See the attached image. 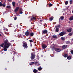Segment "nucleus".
<instances>
[{"instance_id": "nucleus-26", "label": "nucleus", "mask_w": 73, "mask_h": 73, "mask_svg": "<svg viewBox=\"0 0 73 73\" xmlns=\"http://www.w3.org/2000/svg\"><path fill=\"white\" fill-rule=\"evenodd\" d=\"M12 4L13 6H15V2H12Z\"/></svg>"}, {"instance_id": "nucleus-4", "label": "nucleus", "mask_w": 73, "mask_h": 73, "mask_svg": "<svg viewBox=\"0 0 73 73\" xmlns=\"http://www.w3.org/2000/svg\"><path fill=\"white\" fill-rule=\"evenodd\" d=\"M25 35L27 37H28L30 35V32L29 31H26L25 33Z\"/></svg>"}, {"instance_id": "nucleus-46", "label": "nucleus", "mask_w": 73, "mask_h": 73, "mask_svg": "<svg viewBox=\"0 0 73 73\" xmlns=\"http://www.w3.org/2000/svg\"><path fill=\"white\" fill-rule=\"evenodd\" d=\"M2 36L0 34V36Z\"/></svg>"}, {"instance_id": "nucleus-50", "label": "nucleus", "mask_w": 73, "mask_h": 73, "mask_svg": "<svg viewBox=\"0 0 73 73\" xmlns=\"http://www.w3.org/2000/svg\"><path fill=\"white\" fill-rule=\"evenodd\" d=\"M10 26L11 27H12V26H11V25H10Z\"/></svg>"}, {"instance_id": "nucleus-3", "label": "nucleus", "mask_w": 73, "mask_h": 73, "mask_svg": "<svg viewBox=\"0 0 73 73\" xmlns=\"http://www.w3.org/2000/svg\"><path fill=\"white\" fill-rule=\"evenodd\" d=\"M66 34V32H65L64 31L62 32L59 34V35L60 36H62L64 35H65Z\"/></svg>"}, {"instance_id": "nucleus-52", "label": "nucleus", "mask_w": 73, "mask_h": 73, "mask_svg": "<svg viewBox=\"0 0 73 73\" xmlns=\"http://www.w3.org/2000/svg\"><path fill=\"white\" fill-rule=\"evenodd\" d=\"M42 35H43V33H42Z\"/></svg>"}, {"instance_id": "nucleus-45", "label": "nucleus", "mask_w": 73, "mask_h": 73, "mask_svg": "<svg viewBox=\"0 0 73 73\" xmlns=\"http://www.w3.org/2000/svg\"><path fill=\"white\" fill-rule=\"evenodd\" d=\"M6 31H8V29H6Z\"/></svg>"}, {"instance_id": "nucleus-30", "label": "nucleus", "mask_w": 73, "mask_h": 73, "mask_svg": "<svg viewBox=\"0 0 73 73\" xmlns=\"http://www.w3.org/2000/svg\"><path fill=\"white\" fill-rule=\"evenodd\" d=\"M7 8L9 9L10 8H11V6L8 5L7 6Z\"/></svg>"}, {"instance_id": "nucleus-38", "label": "nucleus", "mask_w": 73, "mask_h": 73, "mask_svg": "<svg viewBox=\"0 0 73 73\" xmlns=\"http://www.w3.org/2000/svg\"><path fill=\"white\" fill-rule=\"evenodd\" d=\"M2 7H5V5L4 4H2Z\"/></svg>"}, {"instance_id": "nucleus-31", "label": "nucleus", "mask_w": 73, "mask_h": 73, "mask_svg": "<svg viewBox=\"0 0 73 73\" xmlns=\"http://www.w3.org/2000/svg\"><path fill=\"white\" fill-rule=\"evenodd\" d=\"M29 41L30 42H33V40H29Z\"/></svg>"}, {"instance_id": "nucleus-56", "label": "nucleus", "mask_w": 73, "mask_h": 73, "mask_svg": "<svg viewBox=\"0 0 73 73\" xmlns=\"http://www.w3.org/2000/svg\"><path fill=\"white\" fill-rule=\"evenodd\" d=\"M1 1V0H0V1Z\"/></svg>"}, {"instance_id": "nucleus-39", "label": "nucleus", "mask_w": 73, "mask_h": 73, "mask_svg": "<svg viewBox=\"0 0 73 73\" xmlns=\"http://www.w3.org/2000/svg\"><path fill=\"white\" fill-rule=\"evenodd\" d=\"M7 0L9 2H11V1H12V0Z\"/></svg>"}, {"instance_id": "nucleus-18", "label": "nucleus", "mask_w": 73, "mask_h": 73, "mask_svg": "<svg viewBox=\"0 0 73 73\" xmlns=\"http://www.w3.org/2000/svg\"><path fill=\"white\" fill-rule=\"evenodd\" d=\"M56 29L55 30V31L56 32H58V31H59V28H56Z\"/></svg>"}, {"instance_id": "nucleus-47", "label": "nucleus", "mask_w": 73, "mask_h": 73, "mask_svg": "<svg viewBox=\"0 0 73 73\" xmlns=\"http://www.w3.org/2000/svg\"><path fill=\"white\" fill-rule=\"evenodd\" d=\"M25 1H28L29 0H25Z\"/></svg>"}, {"instance_id": "nucleus-24", "label": "nucleus", "mask_w": 73, "mask_h": 73, "mask_svg": "<svg viewBox=\"0 0 73 73\" xmlns=\"http://www.w3.org/2000/svg\"><path fill=\"white\" fill-rule=\"evenodd\" d=\"M60 27H61V25H58L56 26L55 27V28H60Z\"/></svg>"}, {"instance_id": "nucleus-25", "label": "nucleus", "mask_w": 73, "mask_h": 73, "mask_svg": "<svg viewBox=\"0 0 73 73\" xmlns=\"http://www.w3.org/2000/svg\"><path fill=\"white\" fill-rule=\"evenodd\" d=\"M69 2V1H66V2H65V4L66 5H67L68 4V3Z\"/></svg>"}, {"instance_id": "nucleus-9", "label": "nucleus", "mask_w": 73, "mask_h": 73, "mask_svg": "<svg viewBox=\"0 0 73 73\" xmlns=\"http://www.w3.org/2000/svg\"><path fill=\"white\" fill-rule=\"evenodd\" d=\"M42 32L44 34H46V33H48V31H47L46 30H45L42 31Z\"/></svg>"}, {"instance_id": "nucleus-37", "label": "nucleus", "mask_w": 73, "mask_h": 73, "mask_svg": "<svg viewBox=\"0 0 73 73\" xmlns=\"http://www.w3.org/2000/svg\"><path fill=\"white\" fill-rule=\"evenodd\" d=\"M14 20H16L17 19V17H14Z\"/></svg>"}, {"instance_id": "nucleus-43", "label": "nucleus", "mask_w": 73, "mask_h": 73, "mask_svg": "<svg viewBox=\"0 0 73 73\" xmlns=\"http://www.w3.org/2000/svg\"><path fill=\"white\" fill-rule=\"evenodd\" d=\"M33 18H31V21H32V20H33Z\"/></svg>"}, {"instance_id": "nucleus-32", "label": "nucleus", "mask_w": 73, "mask_h": 73, "mask_svg": "<svg viewBox=\"0 0 73 73\" xmlns=\"http://www.w3.org/2000/svg\"><path fill=\"white\" fill-rule=\"evenodd\" d=\"M70 43V41H67L66 42V44H69Z\"/></svg>"}, {"instance_id": "nucleus-55", "label": "nucleus", "mask_w": 73, "mask_h": 73, "mask_svg": "<svg viewBox=\"0 0 73 73\" xmlns=\"http://www.w3.org/2000/svg\"><path fill=\"white\" fill-rule=\"evenodd\" d=\"M27 40H28V39H27Z\"/></svg>"}, {"instance_id": "nucleus-44", "label": "nucleus", "mask_w": 73, "mask_h": 73, "mask_svg": "<svg viewBox=\"0 0 73 73\" xmlns=\"http://www.w3.org/2000/svg\"><path fill=\"white\" fill-rule=\"evenodd\" d=\"M31 47H32V43H31Z\"/></svg>"}, {"instance_id": "nucleus-14", "label": "nucleus", "mask_w": 73, "mask_h": 73, "mask_svg": "<svg viewBox=\"0 0 73 73\" xmlns=\"http://www.w3.org/2000/svg\"><path fill=\"white\" fill-rule=\"evenodd\" d=\"M70 20V21H72V20H73V16H71V17H70L69 19Z\"/></svg>"}, {"instance_id": "nucleus-11", "label": "nucleus", "mask_w": 73, "mask_h": 73, "mask_svg": "<svg viewBox=\"0 0 73 73\" xmlns=\"http://www.w3.org/2000/svg\"><path fill=\"white\" fill-rule=\"evenodd\" d=\"M67 47V45H64L62 46V48L63 49H65V48H66Z\"/></svg>"}, {"instance_id": "nucleus-19", "label": "nucleus", "mask_w": 73, "mask_h": 73, "mask_svg": "<svg viewBox=\"0 0 73 73\" xmlns=\"http://www.w3.org/2000/svg\"><path fill=\"white\" fill-rule=\"evenodd\" d=\"M38 70H39L40 71V70H42V68H41V67L40 66V67H39L38 68Z\"/></svg>"}, {"instance_id": "nucleus-21", "label": "nucleus", "mask_w": 73, "mask_h": 73, "mask_svg": "<svg viewBox=\"0 0 73 73\" xmlns=\"http://www.w3.org/2000/svg\"><path fill=\"white\" fill-rule=\"evenodd\" d=\"M30 35L31 36H33V35H34V33L32 32L30 34Z\"/></svg>"}, {"instance_id": "nucleus-54", "label": "nucleus", "mask_w": 73, "mask_h": 73, "mask_svg": "<svg viewBox=\"0 0 73 73\" xmlns=\"http://www.w3.org/2000/svg\"><path fill=\"white\" fill-rule=\"evenodd\" d=\"M12 25V24H11V25Z\"/></svg>"}, {"instance_id": "nucleus-35", "label": "nucleus", "mask_w": 73, "mask_h": 73, "mask_svg": "<svg viewBox=\"0 0 73 73\" xmlns=\"http://www.w3.org/2000/svg\"><path fill=\"white\" fill-rule=\"evenodd\" d=\"M2 5H3V4H2L0 2V7H2Z\"/></svg>"}, {"instance_id": "nucleus-20", "label": "nucleus", "mask_w": 73, "mask_h": 73, "mask_svg": "<svg viewBox=\"0 0 73 73\" xmlns=\"http://www.w3.org/2000/svg\"><path fill=\"white\" fill-rule=\"evenodd\" d=\"M61 39L62 40V41H65V37H62L61 38Z\"/></svg>"}, {"instance_id": "nucleus-23", "label": "nucleus", "mask_w": 73, "mask_h": 73, "mask_svg": "<svg viewBox=\"0 0 73 73\" xmlns=\"http://www.w3.org/2000/svg\"><path fill=\"white\" fill-rule=\"evenodd\" d=\"M67 58L68 60H70V59H71V56H67Z\"/></svg>"}, {"instance_id": "nucleus-27", "label": "nucleus", "mask_w": 73, "mask_h": 73, "mask_svg": "<svg viewBox=\"0 0 73 73\" xmlns=\"http://www.w3.org/2000/svg\"><path fill=\"white\" fill-rule=\"evenodd\" d=\"M60 19L61 20H64V17L63 16H62L60 17Z\"/></svg>"}, {"instance_id": "nucleus-53", "label": "nucleus", "mask_w": 73, "mask_h": 73, "mask_svg": "<svg viewBox=\"0 0 73 73\" xmlns=\"http://www.w3.org/2000/svg\"><path fill=\"white\" fill-rule=\"evenodd\" d=\"M9 62V61H8V62Z\"/></svg>"}, {"instance_id": "nucleus-13", "label": "nucleus", "mask_w": 73, "mask_h": 73, "mask_svg": "<svg viewBox=\"0 0 73 73\" xmlns=\"http://www.w3.org/2000/svg\"><path fill=\"white\" fill-rule=\"evenodd\" d=\"M22 10H23V9L21 8L20 9V11H19V13L20 14H22L23 13V11H22Z\"/></svg>"}, {"instance_id": "nucleus-51", "label": "nucleus", "mask_w": 73, "mask_h": 73, "mask_svg": "<svg viewBox=\"0 0 73 73\" xmlns=\"http://www.w3.org/2000/svg\"><path fill=\"white\" fill-rule=\"evenodd\" d=\"M3 31H5V29H4Z\"/></svg>"}, {"instance_id": "nucleus-33", "label": "nucleus", "mask_w": 73, "mask_h": 73, "mask_svg": "<svg viewBox=\"0 0 73 73\" xmlns=\"http://www.w3.org/2000/svg\"><path fill=\"white\" fill-rule=\"evenodd\" d=\"M52 5H53V4L50 3V4L49 5V7H52Z\"/></svg>"}, {"instance_id": "nucleus-6", "label": "nucleus", "mask_w": 73, "mask_h": 73, "mask_svg": "<svg viewBox=\"0 0 73 73\" xmlns=\"http://www.w3.org/2000/svg\"><path fill=\"white\" fill-rule=\"evenodd\" d=\"M55 50L57 52H60L61 51V49L60 48H55Z\"/></svg>"}, {"instance_id": "nucleus-16", "label": "nucleus", "mask_w": 73, "mask_h": 73, "mask_svg": "<svg viewBox=\"0 0 73 73\" xmlns=\"http://www.w3.org/2000/svg\"><path fill=\"white\" fill-rule=\"evenodd\" d=\"M63 56L66 58V57H68V54H64L63 55Z\"/></svg>"}, {"instance_id": "nucleus-29", "label": "nucleus", "mask_w": 73, "mask_h": 73, "mask_svg": "<svg viewBox=\"0 0 73 73\" xmlns=\"http://www.w3.org/2000/svg\"><path fill=\"white\" fill-rule=\"evenodd\" d=\"M73 2V1L72 0L70 1V4H72V3Z\"/></svg>"}, {"instance_id": "nucleus-22", "label": "nucleus", "mask_w": 73, "mask_h": 73, "mask_svg": "<svg viewBox=\"0 0 73 73\" xmlns=\"http://www.w3.org/2000/svg\"><path fill=\"white\" fill-rule=\"evenodd\" d=\"M52 37H53L54 38H57V36L56 35H53L52 36Z\"/></svg>"}, {"instance_id": "nucleus-42", "label": "nucleus", "mask_w": 73, "mask_h": 73, "mask_svg": "<svg viewBox=\"0 0 73 73\" xmlns=\"http://www.w3.org/2000/svg\"><path fill=\"white\" fill-rule=\"evenodd\" d=\"M38 66H40V63H38Z\"/></svg>"}, {"instance_id": "nucleus-28", "label": "nucleus", "mask_w": 73, "mask_h": 73, "mask_svg": "<svg viewBox=\"0 0 73 73\" xmlns=\"http://www.w3.org/2000/svg\"><path fill=\"white\" fill-rule=\"evenodd\" d=\"M72 35H73V33H70L68 34L69 36H72Z\"/></svg>"}, {"instance_id": "nucleus-10", "label": "nucleus", "mask_w": 73, "mask_h": 73, "mask_svg": "<svg viewBox=\"0 0 73 73\" xmlns=\"http://www.w3.org/2000/svg\"><path fill=\"white\" fill-rule=\"evenodd\" d=\"M67 32H72V28H70L68 29H67Z\"/></svg>"}, {"instance_id": "nucleus-34", "label": "nucleus", "mask_w": 73, "mask_h": 73, "mask_svg": "<svg viewBox=\"0 0 73 73\" xmlns=\"http://www.w3.org/2000/svg\"><path fill=\"white\" fill-rule=\"evenodd\" d=\"M38 63V62H34V64H35V65H36V64H37Z\"/></svg>"}, {"instance_id": "nucleus-41", "label": "nucleus", "mask_w": 73, "mask_h": 73, "mask_svg": "<svg viewBox=\"0 0 73 73\" xmlns=\"http://www.w3.org/2000/svg\"><path fill=\"white\" fill-rule=\"evenodd\" d=\"M40 22H41V24H42V20H40Z\"/></svg>"}, {"instance_id": "nucleus-17", "label": "nucleus", "mask_w": 73, "mask_h": 73, "mask_svg": "<svg viewBox=\"0 0 73 73\" xmlns=\"http://www.w3.org/2000/svg\"><path fill=\"white\" fill-rule=\"evenodd\" d=\"M34 64L35 62H31L30 63L29 65H33Z\"/></svg>"}, {"instance_id": "nucleus-48", "label": "nucleus", "mask_w": 73, "mask_h": 73, "mask_svg": "<svg viewBox=\"0 0 73 73\" xmlns=\"http://www.w3.org/2000/svg\"><path fill=\"white\" fill-rule=\"evenodd\" d=\"M16 30H15V31H14V32H16Z\"/></svg>"}, {"instance_id": "nucleus-12", "label": "nucleus", "mask_w": 73, "mask_h": 73, "mask_svg": "<svg viewBox=\"0 0 73 73\" xmlns=\"http://www.w3.org/2000/svg\"><path fill=\"white\" fill-rule=\"evenodd\" d=\"M37 72H38V70H37L35 68L34 69V70H33V72L34 73H36Z\"/></svg>"}, {"instance_id": "nucleus-49", "label": "nucleus", "mask_w": 73, "mask_h": 73, "mask_svg": "<svg viewBox=\"0 0 73 73\" xmlns=\"http://www.w3.org/2000/svg\"><path fill=\"white\" fill-rule=\"evenodd\" d=\"M72 13H73V10L72 11Z\"/></svg>"}, {"instance_id": "nucleus-36", "label": "nucleus", "mask_w": 73, "mask_h": 73, "mask_svg": "<svg viewBox=\"0 0 73 73\" xmlns=\"http://www.w3.org/2000/svg\"><path fill=\"white\" fill-rule=\"evenodd\" d=\"M33 19H34V20H36V17H33Z\"/></svg>"}, {"instance_id": "nucleus-2", "label": "nucleus", "mask_w": 73, "mask_h": 73, "mask_svg": "<svg viewBox=\"0 0 73 73\" xmlns=\"http://www.w3.org/2000/svg\"><path fill=\"white\" fill-rule=\"evenodd\" d=\"M23 47L24 48H26V49H27L28 46V44L27 43V42H24L23 43Z\"/></svg>"}, {"instance_id": "nucleus-7", "label": "nucleus", "mask_w": 73, "mask_h": 73, "mask_svg": "<svg viewBox=\"0 0 73 73\" xmlns=\"http://www.w3.org/2000/svg\"><path fill=\"white\" fill-rule=\"evenodd\" d=\"M31 60H33L35 58V55L32 54L31 57Z\"/></svg>"}, {"instance_id": "nucleus-1", "label": "nucleus", "mask_w": 73, "mask_h": 73, "mask_svg": "<svg viewBox=\"0 0 73 73\" xmlns=\"http://www.w3.org/2000/svg\"><path fill=\"white\" fill-rule=\"evenodd\" d=\"M4 48H3V50L4 51H7V49L9 47V46L11 45L10 43H9L8 42V40H6L4 41V43L1 44L0 45L1 47H2L3 48L4 47Z\"/></svg>"}, {"instance_id": "nucleus-8", "label": "nucleus", "mask_w": 73, "mask_h": 73, "mask_svg": "<svg viewBox=\"0 0 73 73\" xmlns=\"http://www.w3.org/2000/svg\"><path fill=\"white\" fill-rule=\"evenodd\" d=\"M19 7H17L14 10V12L15 13H16V12H17L18 11V10H19Z\"/></svg>"}, {"instance_id": "nucleus-5", "label": "nucleus", "mask_w": 73, "mask_h": 73, "mask_svg": "<svg viewBox=\"0 0 73 73\" xmlns=\"http://www.w3.org/2000/svg\"><path fill=\"white\" fill-rule=\"evenodd\" d=\"M47 47V46H46V44H43L42 45V48L44 49H45Z\"/></svg>"}, {"instance_id": "nucleus-40", "label": "nucleus", "mask_w": 73, "mask_h": 73, "mask_svg": "<svg viewBox=\"0 0 73 73\" xmlns=\"http://www.w3.org/2000/svg\"><path fill=\"white\" fill-rule=\"evenodd\" d=\"M52 50H55V48H54V47H53L52 48Z\"/></svg>"}, {"instance_id": "nucleus-15", "label": "nucleus", "mask_w": 73, "mask_h": 73, "mask_svg": "<svg viewBox=\"0 0 73 73\" xmlns=\"http://www.w3.org/2000/svg\"><path fill=\"white\" fill-rule=\"evenodd\" d=\"M53 17H51L49 19V20H50V21H52L53 19Z\"/></svg>"}]
</instances>
